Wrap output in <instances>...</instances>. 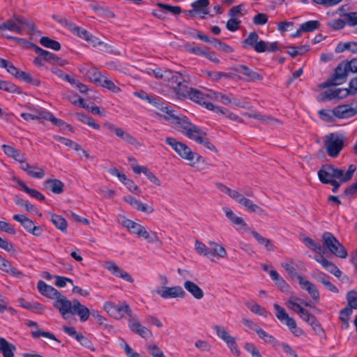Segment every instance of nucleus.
<instances>
[{
  "instance_id": "obj_1",
  "label": "nucleus",
  "mask_w": 357,
  "mask_h": 357,
  "mask_svg": "<svg viewBox=\"0 0 357 357\" xmlns=\"http://www.w3.org/2000/svg\"><path fill=\"white\" fill-rule=\"evenodd\" d=\"M356 114L357 101L351 104L339 105L333 109H321L318 112L319 118L327 123H334L336 119H349Z\"/></svg>"
},
{
  "instance_id": "obj_2",
  "label": "nucleus",
  "mask_w": 357,
  "mask_h": 357,
  "mask_svg": "<svg viewBox=\"0 0 357 357\" xmlns=\"http://www.w3.org/2000/svg\"><path fill=\"white\" fill-rule=\"evenodd\" d=\"M322 242L324 247L336 257L341 259H345L347 257V250L332 233L325 231L322 234Z\"/></svg>"
},
{
  "instance_id": "obj_3",
  "label": "nucleus",
  "mask_w": 357,
  "mask_h": 357,
  "mask_svg": "<svg viewBox=\"0 0 357 357\" xmlns=\"http://www.w3.org/2000/svg\"><path fill=\"white\" fill-rule=\"evenodd\" d=\"M180 157L188 161V165L195 167L198 169L206 167V163L204 158L197 153L192 151L185 144L180 142Z\"/></svg>"
},
{
  "instance_id": "obj_4",
  "label": "nucleus",
  "mask_w": 357,
  "mask_h": 357,
  "mask_svg": "<svg viewBox=\"0 0 357 357\" xmlns=\"http://www.w3.org/2000/svg\"><path fill=\"white\" fill-rule=\"evenodd\" d=\"M349 70L344 61H341L335 68L334 73L326 82L319 84L320 88H327L337 86L344 83L347 79Z\"/></svg>"
},
{
  "instance_id": "obj_5",
  "label": "nucleus",
  "mask_w": 357,
  "mask_h": 357,
  "mask_svg": "<svg viewBox=\"0 0 357 357\" xmlns=\"http://www.w3.org/2000/svg\"><path fill=\"white\" fill-rule=\"evenodd\" d=\"M344 136L337 132L331 133L326 136L324 146L328 155L332 158H336L344 147Z\"/></svg>"
},
{
  "instance_id": "obj_6",
  "label": "nucleus",
  "mask_w": 357,
  "mask_h": 357,
  "mask_svg": "<svg viewBox=\"0 0 357 357\" xmlns=\"http://www.w3.org/2000/svg\"><path fill=\"white\" fill-rule=\"evenodd\" d=\"M182 84L180 82V100L188 98L195 102L204 107L208 109V104H212L207 100V96L201 91L193 88L192 86H186L185 89H182Z\"/></svg>"
},
{
  "instance_id": "obj_7",
  "label": "nucleus",
  "mask_w": 357,
  "mask_h": 357,
  "mask_svg": "<svg viewBox=\"0 0 357 357\" xmlns=\"http://www.w3.org/2000/svg\"><path fill=\"white\" fill-rule=\"evenodd\" d=\"M53 305L59 310L61 317L66 319L69 317V314H71L73 307V301H69L65 295L61 293L54 299Z\"/></svg>"
},
{
  "instance_id": "obj_8",
  "label": "nucleus",
  "mask_w": 357,
  "mask_h": 357,
  "mask_svg": "<svg viewBox=\"0 0 357 357\" xmlns=\"http://www.w3.org/2000/svg\"><path fill=\"white\" fill-rule=\"evenodd\" d=\"M104 309L108 314L116 319L121 318L126 314L129 317H132V311L129 305L125 303L122 305H116L111 302H107L104 305Z\"/></svg>"
},
{
  "instance_id": "obj_9",
  "label": "nucleus",
  "mask_w": 357,
  "mask_h": 357,
  "mask_svg": "<svg viewBox=\"0 0 357 357\" xmlns=\"http://www.w3.org/2000/svg\"><path fill=\"white\" fill-rule=\"evenodd\" d=\"M200 130V128L192 123L186 116L180 114V132L192 139L197 134H199Z\"/></svg>"
},
{
  "instance_id": "obj_10",
  "label": "nucleus",
  "mask_w": 357,
  "mask_h": 357,
  "mask_svg": "<svg viewBox=\"0 0 357 357\" xmlns=\"http://www.w3.org/2000/svg\"><path fill=\"white\" fill-rule=\"evenodd\" d=\"M13 219L19 222L28 232L33 235L39 236L42 234V228L40 226H35L33 222L25 215L16 214L13 215Z\"/></svg>"
},
{
  "instance_id": "obj_11",
  "label": "nucleus",
  "mask_w": 357,
  "mask_h": 357,
  "mask_svg": "<svg viewBox=\"0 0 357 357\" xmlns=\"http://www.w3.org/2000/svg\"><path fill=\"white\" fill-rule=\"evenodd\" d=\"M128 326L132 332L137 334L143 338H148L152 336V333L145 326H142L136 316L130 317Z\"/></svg>"
},
{
  "instance_id": "obj_12",
  "label": "nucleus",
  "mask_w": 357,
  "mask_h": 357,
  "mask_svg": "<svg viewBox=\"0 0 357 357\" xmlns=\"http://www.w3.org/2000/svg\"><path fill=\"white\" fill-rule=\"evenodd\" d=\"M234 73H242L246 77V79L249 82L261 81L263 76L257 72L253 71L248 66L241 64L231 68Z\"/></svg>"
},
{
  "instance_id": "obj_13",
  "label": "nucleus",
  "mask_w": 357,
  "mask_h": 357,
  "mask_svg": "<svg viewBox=\"0 0 357 357\" xmlns=\"http://www.w3.org/2000/svg\"><path fill=\"white\" fill-rule=\"evenodd\" d=\"M356 170V167L355 165H350L346 173H344L343 169L335 167V169L333 170L332 178L333 179L339 178L340 179V182L344 183L352 178Z\"/></svg>"
},
{
  "instance_id": "obj_14",
  "label": "nucleus",
  "mask_w": 357,
  "mask_h": 357,
  "mask_svg": "<svg viewBox=\"0 0 357 357\" xmlns=\"http://www.w3.org/2000/svg\"><path fill=\"white\" fill-rule=\"evenodd\" d=\"M70 314H77L79 316L82 322L89 319L91 312L88 307L81 304L77 299L73 300V307Z\"/></svg>"
},
{
  "instance_id": "obj_15",
  "label": "nucleus",
  "mask_w": 357,
  "mask_h": 357,
  "mask_svg": "<svg viewBox=\"0 0 357 357\" xmlns=\"http://www.w3.org/2000/svg\"><path fill=\"white\" fill-rule=\"evenodd\" d=\"M314 259L319 262L321 266L330 273L334 275L337 278H340L342 275V271L333 262L327 260L323 255L315 256Z\"/></svg>"
},
{
  "instance_id": "obj_16",
  "label": "nucleus",
  "mask_w": 357,
  "mask_h": 357,
  "mask_svg": "<svg viewBox=\"0 0 357 357\" xmlns=\"http://www.w3.org/2000/svg\"><path fill=\"white\" fill-rule=\"evenodd\" d=\"M106 268L116 277L122 278L127 282H133V278L126 271L120 268L116 264L107 261L106 262Z\"/></svg>"
},
{
  "instance_id": "obj_17",
  "label": "nucleus",
  "mask_w": 357,
  "mask_h": 357,
  "mask_svg": "<svg viewBox=\"0 0 357 357\" xmlns=\"http://www.w3.org/2000/svg\"><path fill=\"white\" fill-rule=\"evenodd\" d=\"M37 288L41 294L54 300L61 294V292H59L54 287L47 284L42 280H40L38 282Z\"/></svg>"
},
{
  "instance_id": "obj_18",
  "label": "nucleus",
  "mask_w": 357,
  "mask_h": 357,
  "mask_svg": "<svg viewBox=\"0 0 357 357\" xmlns=\"http://www.w3.org/2000/svg\"><path fill=\"white\" fill-rule=\"evenodd\" d=\"M299 284L303 289H305L314 300L319 299V293L315 284L308 280H305L301 275H297Z\"/></svg>"
},
{
  "instance_id": "obj_19",
  "label": "nucleus",
  "mask_w": 357,
  "mask_h": 357,
  "mask_svg": "<svg viewBox=\"0 0 357 357\" xmlns=\"http://www.w3.org/2000/svg\"><path fill=\"white\" fill-rule=\"evenodd\" d=\"M30 113H22L20 116L26 121L31 120H46L47 116H49V112L38 109H30Z\"/></svg>"
},
{
  "instance_id": "obj_20",
  "label": "nucleus",
  "mask_w": 357,
  "mask_h": 357,
  "mask_svg": "<svg viewBox=\"0 0 357 357\" xmlns=\"http://www.w3.org/2000/svg\"><path fill=\"white\" fill-rule=\"evenodd\" d=\"M270 277L275 285L283 292L289 291L290 287L275 270L270 271Z\"/></svg>"
},
{
  "instance_id": "obj_21",
  "label": "nucleus",
  "mask_w": 357,
  "mask_h": 357,
  "mask_svg": "<svg viewBox=\"0 0 357 357\" xmlns=\"http://www.w3.org/2000/svg\"><path fill=\"white\" fill-rule=\"evenodd\" d=\"M16 347L8 342L6 339L0 337V353L3 357H14V351Z\"/></svg>"
},
{
  "instance_id": "obj_22",
  "label": "nucleus",
  "mask_w": 357,
  "mask_h": 357,
  "mask_svg": "<svg viewBox=\"0 0 357 357\" xmlns=\"http://www.w3.org/2000/svg\"><path fill=\"white\" fill-rule=\"evenodd\" d=\"M206 133L200 130L199 134H197L192 140H194L198 144H203L206 149L210 151L216 152L215 146L208 140L206 138Z\"/></svg>"
},
{
  "instance_id": "obj_23",
  "label": "nucleus",
  "mask_w": 357,
  "mask_h": 357,
  "mask_svg": "<svg viewBox=\"0 0 357 357\" xmlns=\"http://www.w3.org/2000/svg\"><path fill=\"white\" fill-rule=\"evenodd\" d=\"M185 289L190 292L196 299H201L204 296L203 290L195 283L188 280L183 284Z\"/></svg>"
},
{
  "instance_id": "obj_24",
  "label": "nucleus",
  "mask_w": 357,
  "mask_h": 357,
  "mask_svg": "<svg viewBox=\"0 0 357 357\" xmlns=\"http://www.w3.org/2000/svg\"><path fill=\"white\" fill-rule=\"evenodd\" d=\"M0 30H9L11 31H14L18 34H22L23 31L22 27L20 26V24L15 20V17L13 20H8L4 22L3 23L1 24Z\"/></svg>"
},
{
  "instance_id": "obj_25",
  "label": "nucleus",
  "mask_w": 357,
  "mask_h": 357,
  "mask_svg": "<svg viewBox=\"0 0 357 357\" xmlns=\"http://www.w3.org/2000/svg\"><path fill=\"white\" fill-rule=\"evenodd\" d=\"M15 181L18 184V185L20 187V188L29 194L31 197L36 198L37 199H39L40 201L45 200V196L42 195L39 191L37 190L30 188L28 186L26 185V184L21 180L18 178H15Z\"/></svg>"
},
{
  "instance_id": "obj_26",
  "label": "nucleus",
  "mask_w": 357,
  "mask_h": 357,
  "mask_svg": "<svg viewBox=\"0 0 357 357\" xmlns=\"http://www.w3.org/2000/svg\"><path fill=\"white\" fill-rule=\"evenodd\" d=\"M45 185L54 194H61L63 191L64 185L58 179H47Z\"/></svg>"
},
{
  "instance_id": "obj_27",
  "label": "nucleus",
  "mask_w": 357,
  "mask_h": 357,
  "mask_svg": "<svg viewBox=\"0 0 357 357\" xmlns=\"http://www.w3.org/2000/svg\"><path fill=\"white\" fill-rule=\"evenodd\" d=\"M238 204L243 206L247 209V211L250 213H256L259 215L264 213V210L262 208L254 204L252 200L245 197L241 199V201Z\"/></svg>"
},
{
  "instance_id": "obj_28",
  "label": "nucleus",
  "mask_w": 357,
  "mask_h": 357,
  "mask_svg": "<svg viewBox=\"0 0 357 357\" xmlns=\"http://www.w3.org/2000/svg\"><path fill=\"white\" fill-rule=\"evenodd\" d=\"M225 215L227 218L232 222V223L235 225H239L245 230H248V225L245 222L244 220L238 217L235 215V213L229 208H227L225 209Z\"/></svg>"
},
{
  "instance_id": "obj_29",
  "label": "nucleus",
  "mask_w": 357,
  "mask_h": 357,
  "mask_svg": "<svg viewBox=\"0 0 357 357\" xmlns=\"http://www.w3.org/2000/svg\"><path fill=\"white\" fill-rule=\"evenodd\" d=\"M156 293L164 298H176L178 296V289L177 287H164L162 289H157Z\"/></svg>"
},
{
  "instance_id": "obj_30",
  "label": "nucleus",
  "mask_w": 357,
  "mask_h": 357,
  "mask_svg": "<svg viewBox=\"0 0 357 357\" xmlns=\"http://www.w3.org/2000/svg\"><path fill=\"white\" fill-rule=\"evenodd\" d=\"M94 84L98 86L106 88L114 93H119L121 91V89L119 86H116L112 80L105 77L102 80H100L99 79H95Z\"/></svg>"
},
{
  "instance_id": "obj_31",
  "label": "nucleus",
  "mask_w": 357,
  "mask_h": 357,
  "mask_svg": "<svg viewBox=\"0 0 357 357\" xmlns=\"http://www.w3.org/2000/svg\"><path fill=\"white\" fill-rule=\"evenodd\" d=\"M209 252H211L210 257L214 256H218L222 258H225L227 256L226 250L222 245L215 242H209Z\"/></svg>"
},
{
  "instance_id": "obj_32",
  "label": "nucleus",
  "mask_w": 357,
  "mask_h": 357,
  "mask_svg": "<svg viewBox=\"0 0 357 357\" xmlns=\"http://www.w3.org/2000/svg\"><path fill=\"white\" fill-rule=\"evenodd\" d=\"M345 50H349L352 53H357V43L356 42H348L342 43L340 42L337 44L335 49V53H341Z\"/></svg>"
},
{
  "instance_id": "obj_33",
  "label": "nucleus",
  "mask_w": 357,
  "mask_h": 357,
  "mask_svg": "<svg viewBox=\"0 0 357 357\" xmlns=\"http://www.w3.org/2000/svg\"><path fill=\"white\" fill-rule=\"evenodd\" d=\"M259 35L255 31L250 32L248 36L241 42V45L245 50L254 48L258 41Z\"/></svg>"
},
{
  "instance_id": "obj_34",
  "label": "nucleus",
  "mask_w": 357,
  "mask_h": 357,
  "mask_svg": "<svg viewBox=\"0 0 357 357\" xmlns=\"http://www.w3.org/2000/svg\"><path fill=\"white\" fill-rule=\"evenodd\" d=\"M51 221L54 225L62 232L66 233L67 231V222L64 218L59 215L51 214Z\"/></svg>"
},
{
  "instance_id": "obj_35",
  "label": "nucleus",
  "mask_w": 357,
  "mask_h": 357,
  "mask_svg": "<svg viewBox=\"0 0 357 357\" xmlns=\"http://www.w3.org/2000/svg\"><path fill=\"white\" fill-rule=\"evenodd\" d=\"M33 50L45 61H46L52 64H54V61L56 57V56L54 54L50 52L47 50H45L37 45H33Z\"/></svg>"
},
{
  "instance_id": "obj_36",
  "label": "nucleus",
  "mask_w": 357,
  "mask_h": 357,
  "mask_svg": "<svg viewBox=\"0 0 357 357\" xmlns=\"http://www.w3.org/2000/svg\"><path fill=\"white\" fill-rule=\"evenodd\" d=\"M251 234L255 239L261 245H264L266 249L268 251H273L274 250V245L272 244L271 241L265 237H263L256 231H252Z\"/></svg>"
},
{
  "instance_id": "obj_37",
  "label": "nucleus",
  "mask_w": 357,
  "mask_h": 357,
  "mask_svg": "<svg viewBox=\"0 0 357 357\" xmlns=\"http://www.w3.org/2000/svg\"><path fill=\"white\" fill-rule=\"evenodd\" d=\"M210 44H211L217 50L222 51L225 53H232L234 52V49L231 46L220 41L216 38H211Z\"/></svg>"
},
{
  "instance_id": "obj_38",
  "label": "nucleus",
  "mask_w": 357,
  "mask_h": 357,
  "mask_svg": "<svg viewBox=\"0 0 357 357\" xmlns=\"http://www.w3.org/2000/svg\"><path fill=\"white\" fill-rule=\"evenodd\" d=\"M40 43L45 47L58 51L61 49L60 43L47 36H43L40 39Z\"/></svg>"
},
{
  "instance_id": "obj_39",
  "label": "nucleus",
  "mask_w": 357,
  "mask_h": 357,
  "mask_svg": "<svg viewBox=\"0 0 357 357\" xmlns=\"http://www.w3.org/2000/svg\"><path fill=\"white\" fill-rule=\"evenodd\" d=\"M139 238H143L146 240L149 243H153L159 241V238L157 234L153 231H147L144 227L141 229L140 233L138 236Z\"/></svg>"
},
{
  "instance_id": "obj_40",
  "label": "nucleus",
  "mask_w": 357,
  "mask_h": 357,
  "mask_svg": "<svg viewBox=\"0 0 357 357\" xmlns=\"http://www.w3.org/2000/svg\"><path fill=\"white\" fill-rule=\"evenodd\" d=\"M303 242L310 250L319 254L324 253L323 247L320 244L315 243L311 238L305 237L304 238Z\"/></svg>"
},
{
  "instance_id": "obj_41",
  "label": "nucleus",
  "mask_w": 357,
  "mask_h": 357,
  "mask_svg": "<svg viewBox=\"0 0 357 357\" xmlns=\"http://www.w3.org/2000/svg\"><path fill=\"white\" fill-rule=\"evenodd\" d=\"M321 24L318 20H309L301 24L303 32H313L319 29Z\"/></svg>"
},
{
  "instance_id": "obj_42",
  "label": "nucleus",
  "mask_w": 357,
  "mask_h": 357,
  "mask_svg": "<svg viewBox=\"0 0 357 357\" xmlns=\"http://www.w3.org/2000/svg\"><path fill=\"white\" fill-rule=\"evenodd\" d=\"M76 116L79 121L84 123L87 124L88 126L92 127L93 128L96 130L100 128V126L98 123H95L91 117L88 116L85 114L77 113Z\"/></svg>"
},
{
  "instance_id": "obj_43",
  "label": "nucleus",
  "mask_w": 357,
  "mask_h": 357,
  "mask_svg": "<svg viewBox=\"0 0 357 357\" xmlns=\"http://www.w3.org/2000/svg\"><path fill=\"white\" fill-rule=\"evenodd\" d=\"M31 335L33 338H40V337L50 338L51 340H55L58 342H60L59 340L56 339V337L54 336L53 333H51L50 332H46L45 331H43L41 329H39L37 328L36 330L32 331L31 332Z\"/></svg>"
},
{
  "instance_id": "obj_44",
  "label": "nucleus",
  "mask_w": 357,
  "mask_h": 357,
  "mask_svg": "<svg viewBox=\"0 0 357 357\" xmlns=\"http://www.w3.org/2000/svg\"><path fill=\"white\" fill-rule=\"evenodd\" d=\"M72 31L74 33L77 34L79 37L84 39L87 42L94 39V36L90 34L86 29L79 26H74Z\"/></svg>"
},
{
  "instance_id": "obj_45",
  "label": "nucleus",
  "mask_w": 357,
  "mask_h": 357,
  "mask_svg": "<svg viewBox=\"0 0 357 357\" xmlns=\"http://www.w3.org/2000/svg\"><path fill=\"white\" fill-rule=\"evenodd\" d=\"M286 325L296 337H300L304 334V331L297 326L296 321L293 318L288 319Z\"/></svg>"
},
{
  "instance_id": "obj_46",
  "label": "nucleus",
  "mask_w": 357,
  "mask_h": 357,
  "mask_svg": "<svg viewBox=\"0 0 357 357\" xmlns=\"http://www.w3.org/2000/svg\"><path fill=\"white\" fill-rule=\"evenodd\" d=\"M338 89L334 90L328 89L319 95V101H326V100L337 99L338 100Z\"/></svg>"
},
{
  "instance_id": "obj_47",
  "label": "nucleus",
  "mask_w": 357,
  "mask_h": 357,
  "mask_svg": "<svg viewBox=\"0 0 357 357\" xmlns=\"http://www.w3.org/2000/svg\"><path fill=\"white\" fill-rule=\"evenodd\" d=\"M274 309L276 310L275 316L280 321H284L286 324L287 322L288 319H292L289 317L288 314L286 312L284 308L279 305L278 303H275Z\"/></svg>"
},
{
  "instance_id": "obj_48",
  "label": "nucleus",
  "mask_w": 357,
  "mask_h": 357,
  "mask_svg": "<svg viewBox=\"0 0 357 357\" xmlns=\"http://www.w3.org/2000/svg\"><path fill=\"white\" fill-rule=\"evenodd\" d=\"M245 305L253 313L263 316L264 317H267L268 312L264 308L261 307V306L258 304L248 302L245 303Z\"/></svg>"
},
{
  "instance_id": "obj_49",
  "label": "nucleus",
  "mask_w": 357,
  "mask_h": 357,
  "mask_svg": "<svg viewBox=\"0 0 357 357\" xmlns=\"http://www.w3.org/2000/svg\"><path fill=\"white\" fill-rule=\"evenodd\" d=\"M195 248L199 255L210 257L211 252H209V248H207L206 245L202 242L197 240L195 241Z\"/></svg>"
},
{
  "instance_id": "obj_50",
  "label": "nucleus",
  "mask_w": 357,
  "mask_h": 357,
  "mask_svg": "<svg viewBox=\"0 0 357 357\" xmlns=\"http://www.w3.org/2000/svg\"><path fill=\"white\" fill-rule=\"evenodd\" d=\"M319 281L321 282L328 290L334 293L339 292V290L337 288V287L329 281L328 276L326 275V274L322 273V276L319 277Z\"/></svg>"
},
{
  "instance_id": "obj_51",
  "label": "nucleus",
  "mask_w": 357,
  "mask_h": 357,
  "mask_svg": "<svg viewBox=\"0 0 357 357\" xmlns=\"http://www.w3.org/2000/svg\"><path fill=\"white\" fill-rule=\"evenodd\" d=\"M257 335L266 343L275 345L278 342V340L273 335L268 334L263 329H261L259 331H258Z\"/></svg>"
},
{
  "instance_id": "obj_52",
  "label": "nucleus",
  "mask_w": 357,
  "mask_h": 357,
  "mask_svg": "<svg viewBox=\"0 0 357 357\" xmlns=\"http://www.w3.org/2000/svg\"><path fill=\"white\" fill-rule=\"evenodd\" d=\"M213 330L215 331L217 335L224 340L225 342L228 341L232 337L228 333V332L225 329L224 327L220 326L218 325H215L213 327Z\"/></svg>"
},
{
  "instance_id": "obj_53",
  "label": "nucleus",
  "mask_w": 357,
  "mask_h": 357,
  "mask_svg": "<svg viewBox=\"0 0 357 357\" xmlns=\"http://www.w3.org/2000/svg\"><path fill=\"white\" fill-rule=\"evenodd\" d=\"M346 298L348 302V305L352 309H357V291L351 290L346 296Z\"/></svg>"
},
{
  "instance_id": "obj_54",
  "label": "nucleus",
  "mask_w": 357,
  "mask_h": 357,
  "mask_svg": "<svg viewBox=\"0 0 357 357\" xmlns=\"http://www.w3.org/2000/svg\"><path fill=\"white\" fill-rule=\"evenodd\" d=\"M128 161H133V163L131 164V167L135 174L143 173L146 175L149 171L146 167L139 165L137 160L132 157L128 158Z\"/></svg>"
},
{
  "instance_id": "obj_55",
  "label": "nucleus",
  "mask_w": 357,
  "mask_h": 357,
  "mask_svg": "<svg viewBox=\"0 0 357 357\" xmlns=\"http://www.w3.org/2000/svg\"><path fill=\"white\" fill-rule=\"evenodd\" d=\"M0 89L13 93H20L19 89L15 84L6 81H1Z\"/></svg>"
},
{
  "instance_id": "obj_56",
  "label": "nucleus",
  "mask_w": 357,
  "mask_h": 357,
  "mask_svg": "<svg viewBox=\"0 0 357 357\" xmlns=\"http://www.w3.org/2000/svg\"><path fill=\"white\" fill-rule=\"evenodd\" d=\"M15 18L19 24L24 25L29 30V34H33L34 33L35 25L33 23L29 22L27 19L22 17L15 16Z\"/></svg>"
},
{
  "instance_id": "obj_57",
  "label": "nucleus",
  "mask_w": 357,
  "mask_h": 357,
  "mask_svg": "<svg viewBox=\"0 0 357 357\" xmlns=\"http://www.w3.org/2000/svg\"><path fill=\"white\" fill-rule=\"evenodd\" d=\"M346 23L349 26L357 25V12H349L343 15Z\"/></svg>"
},
{
  "instance_id": "obj_58",
  "label": "nucleus",
  "mask_w": 357,
  "mask_h": 357,
  "mask_svg": "<svg viewBox=\"0 0 357 357\" xmlns=\"http://www.w3.org/2000/svg\"><path fill=\"white\" fill-rule=\"evenodd\" d=\"M157 6L159 8H162L164 9L166 15L169 13H171L173 15H178V6H174L162 3H157Z\"/></svg>"
},
{
  "instance_id": "obj_59",
  "label": "nucleus",
  "mask_w": 357,
  "mask_h": 357,
  "mask_svg": "<svg viewBox=\"0 0 357 357\" xmlns=\"http://www.w3.org/2000/svg\"><path fill=\"white\" fill-rule=\"evenodd\" d=\"M209 3V0H197L191 3V6L196 13L207 8Z\"/></svg>"
},
{
  "instance_id": "obj_60",
  "label": "nucleus",
  "mask_w": 357,
  "mask_h": 357,
  "mask_svg": "<svg viewBox=\"0 0 357 357\" xmlns=\"http://www.w3.org/2000/svg\"><path fill=\"white\" fill-rule=\"evenodd\" d=\"M208 75L211 77L213 80L217 81L220 79L225 77L227 79L232 78V73L224 72H208Z\"/></svg>"
},
{
  "instance_id": "obj_61",
  "label": "nucleus",
  "mask_w": 357,
  "mask_h": 357,
  "mask_svg": "<svg viewBox=\"0 0 357 357\" xmlns=\"http://www.w3.org/2000/svg\"><path fill=\"white\" fill-rule=\"evenodd\" d=\"M21 305L25 309L31 310L34 311L43 310L45 308V307L42 304L37 302L28 303L22 301L21 303Z\"/></svg>"
},
{
  "instance_id": "obj_62",
  "label": "nucleus",
  "mask_w": 357,
  "mask_h": 357,
  "mask_svg": "<svg viewBox=\"0 0 357 357\" xmlns=\"http://www.w3.org/2000/svg\"><path fill=\"white\" fill-rule=\"evenodd\" d=\"M345 24H347L345 19H335L327 23V26L334 30H340L344 27Z\"/></svg>"
},
{
  "instance_id": "obj_63",
  "label": "nucleus",
  "mask_w": 357,
  "mask_h": 357,
  "mask_svg": "<svg viewBox=\"0 0 357 357\" xmlns=\"http://www.w3.org/2000/svg\"><path fill=\"white\" fill-rule=\"evenodd\" d=\"M241 22L237 18L231 17L226 24V28L230 31H236L239 29Z\"/></svg>"
},
{
  "instance_id": "obj_64",
  "label": "nucleus",
  "mask_w": 357,
  "mask_h": 357,
  "mask_svg": "<svg viewBox=\"0 0 357 357\" xmlns=\"http://www.w3.org/2000/svg\"><path fill=\"white\" fill-rule=\"evenodd\" d=\"M148 352L153 357H165L162 350L156 345H150L146 347Z\"/></svg>"
}]
</instances>
